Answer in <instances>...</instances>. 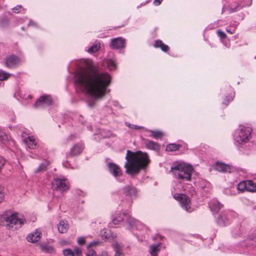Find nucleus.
<instances>
[{
  "instance_id": "f257e3e1",
  "label": "nucleus",
  "mask_w": 256,
  "mask_h": 256,
  "mask_svg": "<svg viewBox=\"0 0 256 256\" xmlns=\"http://www.w3.org/2000/svg\"><path fill=\"white\" fill-rule=\"evenodd\" d=\"M107 72H100L94 65H89L76 74V82L82 87L86 92L94 99L103 98L111 82Z\"/></svg>"
},
{
  "instance_id": "f03ea898",
  "label": "nucleus",
  "mask_w": 256,
  "mask_h": 256,
  "mask_svg": "<svg viewBox=\"0 0 256 256\" xmlns=\"http://www.w3.org/2000/svg\"><path fill=\"white\" fill-rule=\"evenodd\" d=\"M126 159V161L124 164L125 172L132 176L139 174L150 162L148 154L141 151L132 152L128 150Z\"/></svg>"
},
{
  "instance_id": "7ed1b4c3",
  "label": "nucleus",
  "mask_w": 256,
  "mask_h": 256,
  "mask_svg": "<svg viewBox=\"0 0 256 256\" xmlns=\"http://www.w3.org/2000/svg\"><path fill=\"white\" fill-rule=\"evenodd\" d=\"M193 168L186 164H178L171 167L170 172L176 179L190 181L191 180Z\"/></svg>"
},
{
  "instance_id": "20e7f679",
  "label": "nucleus",
  "mask_w": 256,
  "mask_h": 256,
  "mask_svg": "<svg viewBox=\"0 0 256 256\" xmlns=\"http://www.w3.org/2000/svg\"><path fill=\"white\" fill-rule=\"evenodd\" d=\"M6 226L9 230H16L21 228L26 222L24 218H18V214H12L4 218Z\"/></svg>"
},
{
  "instance_id": "39448f33",
  "label": "nucleus",
  "mask_w": 256,
  "mask_h": 256,
  "mask_svg": "<svg viewBox=\"0 0 256 256\" xmlns=\"http://www.w3.org/2000/svg\"><path fill=\"white\" fill-rule=\"evenodd\" d=\"M252 130L249 127L241 126L236 130V140L239 144H244L251 138Z\"/></svg>"
},
{
  "instance_id": "423d86ee",
  "label": "nucleus",
  "mask_w": 256,
  "mask_h": 256,
  "mask_svg": "<svg viewBox=\"0 0 256 256\" xmlns=\"http://www.w3.org/2000/svg\"><path fill=\"white\" fill-rule=\"evenodd\" d=\"M52 187L54 190L62 192L68 190L69 182L66 178H54L52 182Z\"/></svg>"
},
{
  "instance_id": "0eeeda50",
  "label": "nucleus",
  "mask_w": 256,
  "mask_h": 256,
  "mask_svg": "<svg viewBox=\"0 0 256 256\" xmlns=\"http://www.w3.org/2000/svg\"><path fill=\"white\" fill-rule=\"evenodd\" d=\"M174 198L180 202L183 209L188 212H191V202L188 196L182 194H175Z\"/></svg>"
},
{
  "instance_id": "6e6552de",
  "label": "nucleus",
  "mask_w": 256,
  "mask_h": 256,
  "mask_svg": "<svg viewBox=\"0 0 256 256\" xmlns=\"http://www.w3.org/2000/svg\"><path fill=\"white\" fill-rule=\"evenodd\" d=\"M122 192L127 197L126 202L129 206L132 204V198L136 197L138 190L133 186L126 185L122 188Z\"/></svg>"
},
{
  "instance_id": "1a4fd4ad",
  "label": "nucleus",
  "mask_w": 256,
  "mask_h": 256,
  "mask_svg": "<svg viewBox=\"0 0 256 256\" xmlns=\"http://www.w3.org/2000/svg\"><path fill=\"white\" fill-rule=\"evenodd\" d=\"M237 189L242 192H256V182H254L252 180L242 181L237 184Z\"/></svg>"
},
{
  "instance_id": "9d476101",
  "label": "nucleus",
  "mask_w": 256,
  "mask_h": 256,
  "mask_svg": "<svg viewBox=\"0 0 256 256\" xmlns=\"http://www.w3.org/2000/svg\"><path fill=\"white\" fill-rule=\"evenodd\" d=\"M52 103V100L50 96L43 95L39 98L36 102L34 107L36 108L43 107L44 106H50Z\"/></svg>"
},
{
  "instance_id": "9b49d317",
  "label": "nucleus",
  "mask_w": 256,
  "mask_h": 256,
  "mask_svg": "<svg viewBox=\"0 0 256 256\" xmlns=\"http://www.w3.org/2000/svg\"><path fill=\"white\" fill-rule=\"evenodd\" d=\"M112 49H122L125 46V40L121 37L112 38L110 44Z\"/></svg>"
},
{
  "instance_id": "f8f14e48",
  "label": "nucleus",
  "mask_w": 256,
  "mask_h": 256,
  "mask_svg": "<svg viewBox=\"0 0 256 256\" xmlns=\"http://www.w3.org/2000/svg\"><path fill=\"white\" fill-rule=\"evenodd\" d=\"M108 166L110 172L114 176L118 177L122 175V170L118 164L112 162H110L108 164Z\"/></svg>"
},
{
  "instance_id": "ddd939ff",
  "label": "nucleus",
  "mask_w": 256,
  "mask_h": 256,
  "mask_svg": "<svg viewBox=\"0 0 256 256\" xmlns=\"http://www.w3.org/2000/svg\"><path fill=\"white\" fill-rule=\"evenodd\" d=\"M18 58L17 56L11 55L6 58L4 63L8 68H12L18 64Z\"/></svg>"
},
{
  "instance_id": "4468645a",
  "label": "nucleus",
  "mask_w": 256,
  "mask_h": 256,
  "mask_svg": "<svg viewBox=\"0 0 256 256\" xmlns=\"http://www.w3.org/2000/svg\"><path fill=\"white\" fill-rule=\"evenodd\" d=\"M41 235V232L36 230L35 232L28 234L26 236V240L28 242L34 243L40 240Z\"/></svg>"
},
{
  "instance_id": "2eb2a0df",
  "label": "nucleus",
  "mask_w": 256,
  "mask_h": 256,
  "mask_svg": "<svg viewBox=\"0 0 256 256\" xmlns=\"http://www.w3.org/2000/svg\"><path fill=\"white\" fill-rule=\"evenodd\" d=\"M144 143L146 147L148 149L154 151H158L160 150V145L158 143L152 140L148 139H145L144 140Z\"/></svg>"
},
{
  "instance_id": "dca6fc26",
  "label": "nucleus",
  "mask_w": 256,
  "mask_h": 256,
  "mask_svg": "<svg viewBox=\"0 0 256 256\" xmlns=\"http://www.w3.org/2000/svg\"><path fill=\"white\" fill-rule=\"evenodd\" d=\"M209 206L212 212L217 213L223 207V205L218 200L214 199L210 202Z\"/></svg>"
},
{
  "instance_id": "f3484780",
  "label": "nucleus",
  "mask_w": 256,
  "mask_h": 256,
  "mask_svg": "<svg viewBox=\"0 0 256 256\" xmlns=\"http://www.w3.org/2000/svg\"><path fill=\"white\" fill-rule=\"evenodd\" d=\"M84 146L80 144H74L70 149V155L72 156L80 154L84 149Z\"/></svg>"
},
{
  "instance_id": "a211bd4d",
  "label": "nucleus",
  "mask_w": 256,
  "mask_h": 256,
  "mask_svg": "<svg viewBox=\"0 0 256 256\" xmlns=\"http://www.w3.org/2000/svg\"><path fill=\"white\" fill-rule=\"evenodd\" d=\"M214 168L216 170L223 172H230L231 170V166L230 165L220 162H216Z\"/></svg>"
},
{
  "instance_id": "6ab92c4d",
  "label": "nucleus",
  "mask_w": 256,
  "mask_h": 256,
  "mask_svg": "<svg viewBox=\"0 0 256 256\" xmlns=\"http://www.w3.org/2000/svg\"><path fill=\"white\" fill-rule=\"evenodd\" d=\"M126 220L127 224H128V228L129 229H133L138 224L140 223V222L136 219H135L134 218L128 214H126Z\"/></svg>"
},
{
  "instance_id": "aec40b11",
  "label": "nucleus",
  "mask_w": 256,
  "mask_h": 256,
  "mask_svg": "<svg viewBox=\"0 0 256 256\" xmlns=\"http://www.w3.org/2000/svg\"><path fill=\"white\" fill-rule=\"evenodd\" d=\"M154 48H160L164 52H168L170 48V47L164 44L162 40H156L154 44Z\"/></svg>"
},
{
  "instance_id": "412c9836",
  "label": "nucleus",
  "mask_w": 256,
  "mask_h": 256,
  "mask_svg": "<svg viewBox=\"0 0 256 256\" xmlns=\"http://www.w3.org/2000/svg\"><path fill=\"white\" fill-rule=\"evenodd\" d=\"M23 141L31 149H36L37 148V143L33 136L25 138L23 139Z\"/></svg>"
},
{
  "instance_id": "4be33fe9",
  "label": "nucleus",
  "mask_w": 256,
  "mask_h": 256,
  "mask_svg": "<svg viewBox=\"0 0 256 256\" xmlns=\"http://www.w3.org/2000/svg\"><path fill=\"white\" fill-rule=\"evenodd\" d=\"M38 246L41 250L44 252L52 254L54 252V249L52 246L43 244H39Z\"/></svg>"
},
{
  "instance_id": "5701e85b",
  "label": "nucleus",
  "mask_w": 256,
  "mask_h": 256,
  "mask_svg": "<svg viewBox=\"0 0 256 256\" xmlns=\"http://www.w3.org/2000/svg\"><path fill=\"white\" fill-rule=\"evenodd\" d=\"M126 213L125 212L118 214L116 216L112 218V223L114 224H118L120 222L124 220V218L126 217Z\"/></svg>"
},
{
  "instance_id": "b1692460",
  "label": "nucleus",
  "mask_w": 256,
  "mask_h": 256,
  "mask_svg": "<svg viewBox=\"0 0 256 256\" xmlns=\"http://www.w3.org/2000/svg\"><path fill=\"white\" fill-rule=\"evenodd\" d=\"M147 131L150 133V136L155 139H161L164 136L163 132L160 130H147Z\"/></svg>"
},
{
  "instance_id": "393cba45",
  "label": "nucleus",
  "mask_w": 256,
  "mask_h": 256,
  "mask_svg": "<svg viewBox=\"0 0 256 256\" xmlns=\"http://www.w3.org/2000/svg\"><path fill=\"white\" fill-rule=\"evenodd\" d=\"M58 228L60 233H66L68 228V224L64 220H61L58 226Z\"/></svg>"
},
{
  "instance_id": "a878e982",
  "label": "nucleus",
  "mask_w": 256,
  "mask_h": 256,
  "mask_svg": "<svg viewBox=\"0 0 256 256\" xmlns=\"http://www.w3.org/2000/svg\"><path fill=\"white\" fill-rule=\"evenodd\" d=\"M113 248L115 252L114 256H124V254L122 252V246L118 242H115L112 245Z\"/></svg>"
},
{
  "instance_id": "bb28decb",
  "label": "nucleus",
  "mask_w": 256,
  "mask_h": 256,
  "mask_svg": "<svg viewBox=\"0 0 256 256\" xmlns=\"http://www.w3.org/2000/svg\"><path fill=\"white\" fill-rule=\"evenodd\" d=\"M230 88V93L228 96H226L225 98L224 99L222 103L226 106H228L229 102L232 101L234 100V92L233 91L231 87Z\"/></svg>"
},
{
  "instance_id": "cd10ccee",
  "label": "nucleus",
  "mask_w": 256,
  "mask_h": 256,
  "mask_svg": "<svg viewBox=\"0 0 256 256\" xmlns=\"http://www.w3.org/2000/svg\"><path fill=\"white\" fill-rule=\"evenodd\" d=\"M217 223L220 226H225L228 224V220L226 216L220 215L218 218Z\"/></svg>"
},
{
  "instance_id": "c85d7f7f",
  "label": "nucleus",
  "mask_w": 256,
  "mask_h": 256,
  "mask_svg": "<svg viewBox=\"0 0 256 256\" xmlns=\"http://www.w3.org/2000/svg\"><path fill=\"white\" fill-rule=\"evenodd\" d=\"M181 144H170L167 145L166 150L168 152H174L178 150L181 148Z\"/></svg>"
},
{
  "instance_id": "c756f323",
  "label": "nucleus",
  "mask_w": 256,
  "mask_h": 256,
  "mask_svg": "<svg viewBox=\"0 0 256 256\" xmlns=\"http://www.w3.org/2000/svg\"><path fill=\"white\" fill-rule=\"evenodd\" d=\"M100 48V44L99 42H96L94 44L91 46L88 50V52L89 53H94L98 52Z\"/></svg>"
},
{
  "instance_id": "7c9ffc66",
  "label": "nucleus",
  "mask_w": 256,
  "mask_h": 256,
  "mask_svg": "<svg viewBox=\"0 0 256 256\" xmlns=\"http://www.w3.org/2000/svg\"><path fill=\"white\" fill-rule=\"evenodd\" d=\"M159 246L158 244L152 245L150 248V253L152 256H156L160 250L158 248Z\"/></svg>"
},
{
  "instance_id": "2f4dec72",
  "label": "nucleus",
  "mask_w": 256,
  "mask_h": 256,
  "mask_svg": "<svg viewBox=\"0 0 256 256\" xmlns=\"http://www.w3.org/2000/svg\"><path fill=\"white\" fill-rule=\"evenodd\" d=\"M48 165V164L47 162L41 164L36 170V172L38 173L39 172L46 170Z\"/></svg>"
},
{
  "instance_id": "473e14b6",
  "label": "nucleus",
  "mask_w": 256,
  "mask_h": 256,
  "mask_svg": "<svg viewBox=\"0 0 256 256\" xmlns=\"http://www.w3.org/2000/svg\"><path fill=\"white\" fill-rule=\"evenodd\" d=\"M106 64L108 68L110 70H112L116 68V66L115 62L112 60H107L106 62Z\"/></svg>"
},
{
  "instance_id": "72a5a7b5",
  "label": "nucleus",
  "mask_w": 256,
  "mask_h": 256,
  "mask_svg": "<svg viewBox=\"0 0 256 256\" xmlns=\"http://www.w3.org/2000/svg\"><path fill=\"white\" fill-rule=\"evenodd\" d=\"M8 140V138L6 134L4 132L0 131V141L3 144H6Z\"/></svg>"
},
{
  "instance_id": "f704fd0d",
  "label": "nucleus",
  "mask_w": 256,
  "mask_h": 256,
  "mask_svg": "<svg viewBox=\"0 0 256 256\" xmlns=\"http://www.w3.org/2000/svg\"><path fill=\"white\" fill-rule=\"evenodd\" d=\"M9 20L8 18L2 19L0 22V26L2 28H6L9 25Z\"/></svg>"
},
{
  "instance_id": "c9c22d12",
  "label": "nucleus",
  "mask_w": 256,
  "mask_h": 256,
  "mask_svg": "<svg viewBox=\"0 0 256 256\" xmlns=\"http://www.w3.org/2000/svg\"><path fill=\"white\" fill-rule=\"evenodd\" d=\"M12 12L16 14L19 13L22 11L24 12H25V9L22 8V6L20 5H18L14 7L12 9Z\"/></svg>"
},
{
  "instance_id": "e433bc0d",
  "label": "nucleus",
  "mask_w": 256,
  "mask_h": 256,
  "mask_svg": "<svg viewBox=\"0 0 256 256\" xmlns=\"http://www.w3.org/2000/svg\"><path fill=\"white\" fill-rule=\"evenodd\" d=\"M64 256H74V251H72L70 248H67L63 250L62 252Z\"/></svg>"
},
{
  "instance_id": "4c0bfd02",
  "label": "nucleus",
  "mask_w": 256,
  "mask_h": 256,
  "mask_svg": "<svg viewBox=\"0 0 256 256\" xmlns=\"http://www.w3.org/2000/svg\"><path fill=\"white\" fill-rule=\"evenodd\" d=\"M10 76V74L4 72H0V80H7Z\"/></svg>"
},
{
  "instance_id": "58836bf2",
  "label": "nucleus",
  "mask_w": 256,
  "mask_h": 256,
  "mask_svg": "<svg viewBox=\"0 0 256 256\" xmlns=\"http://www.w3.org/2000/svg\"><path fill=\"white\" fill-rule=\"evenodd\" d=\"M216 34L220 40H223L226 38V35L225 32L220 30H218L216 32Z\"/></svg>"
},
{
  "instance_id": "ea45409f",
  "label": "nucleus",
  "mask_w": 256,
  "mask_h": 256,
  "mask_svg": "<svg viewBox=\"0 0 256 256\" xmlns=\"http://www.w3.org/2000/svg\"><path fill=\"white\" fill-rule=\"evenodd\" d=\"M4 198V188L0 186V204L2 203Z\"/></svg>"
},
{
  "instance_id": "a19ab883",
  "label": "nucleus",
  "mask_w": 256,
  "mask_h": 256,
  "mask_svg": "<svg viewBox=\"0 0 256 256\" xmlns=\"http://www.w3.org/2000/svg\"><path fill=\"white\" fill-rule=\"evenodd\" d=\"M86 256H98V254L94 250L88 249V252L86 254Z\"/></svg>"
},
{
  "instance_id": "79ce46f5",
  "label": "nucleus",
  "mask_w": 256,
  "mask_h": 256,
  "mask_svg": "<svg viewBox=\"0 0 256 256\" xmlns=\"http://www.w3.org/2000/svg\"><path fill=\"white\" fill-rule=\"evenodd\" d=\"M240 8V6L238 4H236V6L233 8L232 6L230 8V12H234Z\"/></svg>"
},
{
  "instance_id": "37998d69",
  "label": "nucleus",
  "mask_w": 256,
  "mask_h": 256,
  "mask_svg": "<svg viewBox=\"0 0 256 256\" xmlns=\"http://www.w3.org/2000/svg\"><path fill=\"white\" fill-rule=\"evenodd\" d=\"M5 162V159L3 157L0 156V172H1L2 168L4 165Z\"/></svg>"
},
{
  "instance_id": "c03bdc74",
  "label": "nucleus",
  "mask_w": 256,
  "mask_h": 256,
  "mask_svg": "<svg viewBox=\"0 0 256 256\" xmlns=\"http://www.w3.org/2000/svg\"><path fill=\"white\" fill-rule=\"evenodd\" d=\"M74 253L76 254L77 256H80L82 255V250L78 248L74 249Z\"/></svg>"
},
{
  "instance_id": "a18cd8bd",
  "label": "nucleus",
  "mask_w": 256,
  "mask_h": 256,
  "mask_svg": "<svg viewBox=\"0 0 256 256\" xmlns=\"http://www.w3.org/2000/svg\"><path fill=\"white\" fill-rule=\"evenodd\" d=\"M78 244L82 245L85 243V239L84 238H80L78 239Z\"/></svg>"
},
{
  "instance_id": "49530a36",
  "label": "nucleus",
  "mask_w": 256,
  "mask_h": 256,
  "mask_svg": "<svg viewBox=\"0 0 256 256\" xmlns=\"http://www.w3.org/2000/svg\"><path fill=\"white\" fill-rule=\"evenodd\" d=\"M99 243L100 242L98 241H93L90 243L88 246H96L98 245Z\"/></svg>"
},
{
  "instance_id": "de8ad7c7",
  "label": "nucleus",
  "mask_w": 256,
  "mask_h": 256,
  "mask_svg": "<svg viewBox=\"0 0 256 256\" xmlns=\"http://www.w3.org/2000/svg\"><path fill=\"white\" fill-rule=\"evenodd\" d=\"M162 1V0H154V4L155 6H158L161 4Z\"/></svg>"
},
{
  "instance_id": "09e8293b",
  "label": "nucleus",
  "mask_w": 256,
  "mask_h": 256,
  "mask_svg": "<svg viewBox=\"0 0 256 256\" xmlns=\"http://www.w3.org/2000/svg\"><path fill=\"white\" fill-rule=\"evenodd\" d=\"M226 30L230 34H233L234 33V29H233V30H231V29H230L229 28H226Z\"/></svg>"
},
{
  "instance_id": "8fccbe9b",
  "label": "nucleus",
  "mask_w": 256,
  "mask_h": 256,
  "mask_svg": "<svg viewBox=\"0 0 256 256\" xmlns=\"http://www.w3.org/2000/svg\"><path fill=\"white\" fill-rule=\"evenodd\" d=\"M130 128H134V129H135V130H140V129H141V128H142V126H136V125H132Z\"/></svg>"
},
{
  "instance_id": "3c124183",
  "label": "nucleus",
  "mask_w": 256,
  "mask_h": 256,
  "mask_svg": "<svg viewBox=\"0 0 256 256\" xmlns=\"http://www.w3.org/2000/svg\"><path fill=\"white\" fill-rule=\"evenodd\" d=\"M254 242H256V236L255 237H254V238H252V239L250 240V244H251L252 245L256 244H255L254 243Z\"/></svg>"
},
{
  "instance_id": "603ef678",
  "label": "nucleus",
  "mask_w": 256,
  "mask_h": 256,
  "mask_svg": "<svg viewBox=\"0 0 256 256\" xmlns=\"http://www.w3.org/2000/svg\"><path fill=\"white\" fill-rule=\"evenodd\" d=\"M75 138V136H73V135H71L70 136H69L68 138V139L67 140L68 141V140H72V139Z\"/></svg>"
},
{
  "instance_id": "864d4df0",
  "label": "nucleus",
  "mask_w": 256,
  "mask_h": 256,
  "mask_svg": "<svg viewBox=\"0 0 256 256\" xmlns=\"http://www.w3.org/2000/svg\"><path fill=\"white\" fill-rule=\"evenodd\" d=\"M22 30H24V27H22Z\"/></svg>"
},
{
  "instance_id": "5fc2aeb1",
  "label": "nucleus",
  "mask_w": 256,
  "mask_h": 256,
  "mask_svg": "<svg viewBox=\"0 0 256 256\" xmlns=\"http://www.w3.org/2000/svg\"><path fill=\"white\" fill-rule=\"evenodd\" d=\"M89 106H92V104H89Z\"/></svg>"
}]
</instances>
